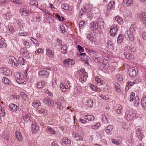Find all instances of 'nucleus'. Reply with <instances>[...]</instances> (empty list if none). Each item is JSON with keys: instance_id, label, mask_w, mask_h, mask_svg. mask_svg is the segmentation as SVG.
<instances>
[{"instance_id": "nucleus-44", "label": "nucleus", "mask_w": 146, "mask_h": 146, "mask_svg": "<svg viewBox=\"0 0 146 146\" xmlns=\"http://www.w3.org/2000/svg\"><path fill=\"white\" fill-rule=\"evenodd\" d=\"M61 7L62 8L64 9L65 10H68L69 9V6L67 4H62L61 5Z\"/></svg>"}, {"instance_id": "nucleus-4", "label": "nucleus", "mask_w": 146, "mask_h": 146, "mask_svg": "<svg viewBox=\"0 0 146 146\" xmlns=\"http://www.w3.org/2000/svg\"><path fill=\"white\" fill-rule=\"evenodd\" d=\"M15 77L17 78L16 81L18 84H23L26 83V82L23 79V76L21 75V74L17 73Z\"/></svg>"}, {"instance_id": "nucleus-38", "label": "nucleus", "mask_w": 146, "mask_h": 146, "mask_svg": "<svg viewBox=\"0 0 146 146\" xmlns=\"http://www.w3.org/2000/svg\"><path fill=\"white\" fill-rule=\"evenodd\" d=\"M45 82L43 81L38 82L37 83V87L38 88H41L44 85Z\"/></svg>"}, {"instance_id": "nucleus-27", "label": "nucleus", "mask_w": 146, "mask_h": 146, "mask_svg": "<svg viewBox=\"0 0 146 146\" xmlns=\"http://www.w3.org/2000/svg\"><path fill=\"white\" fill-rule=\"evenodd\" d=\"M16 137L19 141L22 139V136L21 133L19 131H17L15 133Z\"/></svg>"}, {"instance_id": "nucleus-59", "label": "nucleus", "mask_w": 146, "mask_h": 146, "mask_svg": "<svg viewBox=\"0 0 146 146\" xmlns=\"http://www.w3.org/2000/svg\"><path fill=\"white\" fill-rule=\"evenodd\" d=\"M60 28L62 33H64L65 32V29L62 25L60 26Z\"/></svg>"}, {"instance_id": "nucleus-32", "label": "nucleus", "mask_w": 146, "mask_h": 146, "mask_svg": "<svg viewBox=\"0 0 146 146\" xmlns=\"http://www.w3.org/2000/svg\"><path fill=\"white\" fill-rule=\"evenodd\" d=\"M87 105L89 107L92 108L93 106V101L91 99H88L87 100Z\"/></svg>"}, {"instance_id": "nucleus-47", "label": "nucleus", "mask_w": 146, "mask_h": 146, "mask_svg": "<svg viewBox=\"0 0 146 146\" xmlns=\"http://www.w3.org/2000/svg\"><path fill=\"white\" fill-rule=\"evenodd\" d=\"M116 78L119 81H122L123 78L122 76L119 74H117L116 76Z\"/></svg>"}, {"instance_id": "nucleus-11", "label": "nucleus", "mask_w": 146, "mask_h": 146, "mask_svg": "<svg viewBox=\"0 0 146 146\" xmlns=\"http://www.w3.org/2000/svg\"><path fill=\"white\" fill-rule=\"evenodd\" d=\"M1 70L3 74L6 76H10L12 74V72L8 68H1Z\"/></svg>"}, {"instance_id": "nucleus-5", "label": "nucleus", "mask_w": 146, "mask_h": 146, "mask_svg": "<svg viewBox=\"0 0 146 146\" xmlns=\"http://www.w3.org/2000/svg\"><path fill=\"white\" fill-rule=\"evenodd\" d=\"M60 143L63 146H66L70 145L71 143V141L66 137H64L60 141Z\"/></svg>"}, {"instance_id": "nucleus-60", "label": "nucleus", "mask_w": 146, "mask_h": 146, "mask_svg": "<svg viewBox=\"0 0 146 146\" xmlns=\"http://www.w3.org/2000/svg\"><path fill=\"white\" fill-rule=\"evenodd\" d=\"M102 120L104 122H108V120H107V117L106 115H103L102 117Z\"/></svg>"}, {"instance_id": "nucleus-36", "label": "nucleus", "mask_w": 146, "mask_h": 146, "mask_svg": "<svg viewBox=\"0 0 146 146\" xmlns=\"http://www.w3.org/2000/svg\"><path fill=\"white\" fill-rule=\"evenodd\" d=\"M115 90L117 92H120L121 91L120 86L119 84L117 83H115Z\"/></svg>"}, {"instance_id": "nucleus-34", "label": "nucleus", "mask_w": 146, "mask_h": 146, "mask_svg": "<svg viewBox=\"0 0 146 146\" xmlns=\"http://www.w3.org/2000/svg\"><path fill=\"white\" fill-rule=\"evenodd\" d=\"M124 38L123 36L121 35H119L117 38V42L118 43H120L122 42Z\"/></svg>"}, {"instance_id": "nucleus-14", "label": "nucleus", "mask_w": 146, "mask_h": 146, "mask_svg": "<svg viewBox=\"0 0 146 146\" xmlns=\"http://www.w3.org/2000/svg\"><path fill=\"white\" fill-rule=\"evenodd\" d=\"M98 24L96 21L91 22L90 24V28L92 30H95L98 29Z\"/></svg>"}, {"instance_id": "nucleus-15", "label": "nucleus", "mask_w": 146, "mask_h": 146, "mask_svg": "<svg viewBox=\"0 0 146 146\" xmlns=\"http://www.w3.org/2000/svg\"><path fill=\"white\" fill-rule=\"evenodd\" d=\"M132 113H130V112L127 111L125 113V118L127 120L132 121L133 119V116L131 115Z\"/></svg>"}, {"instance_id": "nucleus-22", "label": "nucleus", "mask_w": 146, "mask_h": 146, "mask_svg": "<svg viewBox=\"0 0 146 146\" xmlns=\"http://www.w3.org/2000/svg\"><path fill=\"white\" fill-rule=\"evenodd\" d=\"M124 55L128 59L132 60L134 59L133 55L132 54L127 52H125L124 53Z\"/></svg>"}, {"instance_id": "nucleus-16", "label": "nucleus", "mask_w": 146, "mask_h": 146, "mask_svg": "<svg viewBox=\"0 0 146 146\" xmlns=\"http://www.w3.org/2000/svg\"><path fill=\"white\" fill-rule=\"evenodd\" d=\"M9 61L13 66L17 67L18 65L17 60L13 56L10 57Z\"/></svg>"}, {"instance_id": "nucleus-64", "label": "nucleus", "mask_w": 146, "mask_h": 146, "mask_svg": "<svg viewBox=\"0 0 146 146\" xmlns=\"http://www.w3.org/2000/svg\"><path fill=\"white\" fill-rule=\"evenodd\" d=\"M9 31L12 33H14L15 31L14 28L13 27L10 26L9 27Z\"/></svg>"}, {"instance_id": "nucleus-2", "label": "nucleus", "mask_w": 146, "mask_h": 146, "mask_svg": "<svg viewBox=\"0 0 146 146\" xmlns=\"http://www.w3.org/2000/svg\"><path fill=\"white\" fill-rule=\"evenodd\" d=\"M135 94L134 92H132L130 95V101H134V105L135 106H137L139 104V97L137 96L135 97Z\"/></svg>"}, {"instance_id": "nucleus-46", "label": "nucleus", "mask_w": 146, "mask_h": 146, "mask_svg": "<svg viewBox=\"0 0 146 146\" xmlns=\"http://www.w3.org/2000/svg\"><path fill=\"white\" fill-rule=\"evenodd\" d=\"M101 58L100 57H96L94 56L93 59L96 62H101Z\"/></svg>"}, {"instance_id": "nucleus-62", "label": "nucleus", "mask_w": 146, "mask_h": 146, "mask_svg": "<svg viewBox=\"0 0 146 146\" xmlns=\"http://www.w3.org/2000/svg\"><path fill=\"white\" fill-rule=\"evenodd\" d=\"M29 54V53L27 51L26 53H25V54H24V55L23 56H24L25 57L27 58H29L30 57V56Z\"/></svg>"}, {"instance_id": "nucleus-10", "label": "nucleus", "mask_w": 146, "mask_h": 146, "mask_svg": "<svg viewBox=\"0 0 146 146\" xmlns=\"http://www.w3.org/2000/svg\"><path fill=\"white\" fill-rule=\"evenodd\" d=\"M43 102L49 106H52L54 105L53 101L49 98H45L43 100Z\"/></svg>"}, {"instance_id": "nucleus-40", "label": "nucleus", "mask_w": 146, "mask_h": 146, "mask_svg": "<svg viewBox=\"0 0 146 146\" xmlns=\"http://www.w3.org/2000/svg\"><path fill=\"white\" fill-rule=\"evenodd\" d=\"M122 107L121 105H119L118 108H117L116 112L117 114H120L122 111Z\"/></svg>"}, {"instance_id": "nucleus-31", "label": "nucleus", "mask_w": 146, "mask_h": 146, "mask_svg": "<svg viewBox=\"0 0 146 146\" xmlns=\"http://www.w3.org/2000/svg\"><path fill=\"white\" fill-rule=\"evenodd\" d=\"M141 104L143 107L146 108V97H143L141 99Z\"/></svg>"}, {"instance_id": "nucleus-19", "label": "nucleus", "mask_w": 146, "mask_h": 146, "mask_svg": "<svg viewBox=\"0 0 146 146\" xmlns=\"http://www.w3.org/2000/svg\"><path fill=\"white\" fill-rule=\"evenodd\" d=\"M21 121L23 123H25L30 119V116L28 114H26L21 118Z\"/></svg>"}, {"instance_id": "nucleus-43", "label": "nucleus", "mask_w": 146, "mask_h": 146, "mask_svg": "<svg viewBox=\"0 0 146 146\" xmlns=\"http://www.w3.org/2000/svg\"><path fill=\"white\" fill-rule=\"evenodd\" d=\"M32 104L33 106L36 107L40 106V103L38 101H35L33 102Z\"/></svg>"}, {"instance_id": "nucleus-23", "label": "nucleus", "mask_w": 146, "mask_h": 146, "mask_svg": "<svg viewBox=\"0 0 146 146\" xmlns=\"http://www.w3.org/2000/svg\"><path fill=\"white\" fill-rule=\"evenodd\" d=\"M87 76V74H84L83 75H80L79 78L80 81L82 82H85L86 80Z\"/></svg>"}, {"instance_id": "nucleus-53", "label": "nucleus", "mask_w": 146, "mask_h": 146, "mask_svg": "<svg viewBox=\"0 0 146 146\" xmlns=\"http://www.w3.org/2000/svg\"><path fill=\"white\" fill-rule=\"evenodd\" d=\"M23 44L26 48H28L29 47V43L27 41H24L23 42Z\"/></svg>"}, {"instance_id": "nucleus-63", "label": "nucleus", "mask_w": 146, "mask_h": 146, "mask_svg": "<svg viewBox=\"0 0 146 146\" xmlns=\"http://www.w3.org/2000/svg\"><path fill=\"white\" fill-rule=\"evenodd\" d=\"M39 113H40L43 114L46 112V110L44 109L41 108L40 110H39Z\"/></svg>"}, {"instance_id": "nucleus-61", "label": "nucleus", "mask_w": 146, "mask_h": 146, "mask_svg": "<svg viewBox=\"0 0 146 146\" xmlns=\"http://www.w3.org/2000/svg\"><path fill=\"white\" fill-rule=\"evenodd\" d=\"M113 7V5H112L111 3H109V4L108 5L107 7V8L108 10H110Z\"/></svg>"}, {"instance_id": "nucleus-58", "label": "nucleus", "mask_w": 146, "mask_h": 146, "mask_svg": "<svg viewBox=\"0 0 146 146\" xmlns=\"http://www.w3.org/2000/svg\"><path fill=\"white\" fill-rule=\"evenodd\" d=\"M44 52L43 50L41 48H38L35 51V53L36 54H38L39 52L41 53H43Z\"/></svg>"}, {"instance_id": "nucleus-1", "label": "nucleus", "mask_w": 146, "mask_h": 146, "mask_svg": "<svg viewBox=\"0 0 146 146\" xmlns=\"http://www.w3.org/2000/svg\"><path fill=\"white\" fill-rule=\"evenodd\" d=\"M136 25L135 23L132 24L130 26L129 30L127 31V38L128 40L131 41L134 39V36L136 30Z\"/></svg>"}, {"instance_id": "nucleus-49", "label": "nucleus", "mask_w": 146, "mask_h": 146, "mask_svg": "<svg viewBox=\"0 0 146 146\" xmlns=\"http://www.w3.org/2000/svg\"><path fill=\"white\" fill-rule=\"evenodd\" d=\"M78 72L80 74V75H83L84 74H86L85 72V69L84 68H82L80 70L78 71Z\"/></svg>"}, {"instance_id": "nucleus-41", "label": "nucleus", "mask_w": 146, "mask_h": 146, "mask_svg": "<svg viewBox=\"0 0 146 146\" xmlns=\"http://www.w3.org/2000/svg\"><path fill=\"white\" fill-rule=\"evenodd\" d=\"M19 63L21 65H24V64L25 61L24 58L22 57H19Z\"/></svg>"}, {"instance_id": "nucleus-24", "label": "nucleus", "mask_w": 146, "mask_h": 146, "mask_svg": "<svg viewBox=\"0 0 146 146\" xmlns=\"http://www.w3.org/2000/svg\"><path fill=\"white\" fill-rule=\"evenodd\" d=\"M64 64H68V66L70 64H73L74 63V60L70 59H66L64 60Z\"/></svg>"}, {"instance_id": "nucleus-55", "label": "nucleus", "mask_w": 146, "mask_h": 146, "mask_svg": "<svg viewBox=\"0 0 146 146\" xmlns=\"http://www.w3.org/2000/svg\"><path fill=\"white\" fill-rule=\"evenodd\" d=\"M56 104H57L58 108H59L60 110L62 109V108L61 107V103L60 102H56Z\"/></svg>"}, {"instance_id": "nucleus-20", "label": "nucleus", "mask_w": 146, "mask_h": 146, "mask_svg": "<svg viewBox=\"0 0 146 146\" xmlns=\"http://www.w3.org/2000/svg\"><path fill=\"white\" fill-rule=\"evenodd\" d=\"M46 54L49 57H53L54 56V51L51 50L49 48L46 49Z\"/></svg>"}, {"instance_id": "nucleus-26", "label": "nucleus", "mask_w": 146, "mask_h": 146, "mask_svg": "<svg viewBox=\"0 0 146 146\" xmlns=\"http://www.w3.org/2000/svg\"><path fill=\"white\" fill-rule=\"evenodd\" d=\"M136 131L137 134L139 135V138L141 140L142 137L144 136V135L142 133L141 130L139 129H137Z\"/></svg>"}, {"instance_id": "nucleus-12", "label": "nucleus", "mask_w": 146, "mask_h": 146, "mask_svg": "<svg viewBox=\"0 0 146 146\" xmlns=\"http://www.w3.org/2000/svg\"><path fill=\"white\" fill-rule=\"evenodd\" d=\"M138 18L141 21L146 23V13L143 12L141 13L139 15Z\"/></svg>"}, {"instance_id": "nucleus-7", "label": "nucleus", "mask_w": 146, "mask_h": 146, "mask_svg": "<svg viewBox=\"0 0 146 146\" xmlns=\"http://www.w3.org/2000/svg\"><path fill=\"white\" fill-rule=\"evenodd\" d=\"M39 127L37 123L35 122L32 123V131L35 134L38 131Z\"/></svg>"}, {"instance_id": "nucleus-52", "label": "nucleus", "mask_w": 146, "mask_h": 146, "mask_svg": "<svg viewBox=\"0 0 146 146\" xmlns=\"http://www.w3.org/2000/svg\"><path fill=\"white\" fill-rule=\"evenodd\" d=\"M90 86L92 90L94 91H96L97 88L95 87L94 85L91 84H90Z\"/></svg>"}, {"instance_id": "nucleus-37", "label": "nucleus", "mask_w": 146, "mask_h": 146, "mask_svg": "<svg viewBox=\"0 0 146 146\" xmlns=\"http://www.w3.org/2000/svg\"><path fill=\"white\" fill-rule=\"evenodd\" d=\"M4 83L6 84H8L9 85H11V82L7 78L4 77L3 78Z\"/></svg>"}, {"instance_id": "nucleus-8", "label": "nucleus", "mask_w": 146, "mask_h": 146, "mask_svg": "<svg viewBox=\"0 0 146 146\" xmlns=\"http://www.w3.org/2000/svg\"><path fill=\"white\" fill-rule=\"evenodd\" d=\"M123 15L126 19H129L132 16V13L130 10L125 9L123 12Z\"/></svg>"}, {"instance_id": "nucleus-39", "label": "nucleus", "mask_w": 146, "mask_h": 146, "mask_svg": "<svg viewBox=\"0 0 146 146\" xmlns=\"http://www.w3.org/2000/svg\"><path fill=\"white\" fill-rule=\"evenodd\" d=\"M30 3L32 5L35 6L37 7H38V2L35 0H31Z\"/></svg>"}, {"instance_id": "nucleus-21", "label": "nucleus", "mask_w": 146, "mask_h": 146, "mask_svg": "<svg viewBox=\"0 0 146 146\" xmlns=\"http://www.w3.org/2000/svg\"><path fill=\"white\" fill-rule=\"evenodd\" d=\"M9 106L11 111L13 112H15L17 110L18 107L17 106L13 104H10L9 105Z\"/></svg>"}, {"instance_id": "nucleus-17", "label": "nucleus", "mask_w": 146, "mask_h": 146, "mask_svg": "<svg viewBox=\"0 0 146 146\" xmlns=\"http://www.w3.org/2000/svg\"><path fill=\"white\" fill-rule=\"evenodd\" d=\"M72 135L74 136V137L76 138V140L78 141L80 140L83 141V138L81 136V134L78 133L73 132L72 133Z\"/></svg>"}, {"instance_id": "nucleus-29", "label": "nucleus", "mask_w": 146, "mask_h": 146, "mask_svg": "<svg viewBox=\"0 0 146 146\" xmlns=\"http://www.w3.org/2000/svg\"><path fill=\"white\" fill-rule=\"evenodd\" d=\"M67 50V46L65 44L63 45L61 48V52L63 54H66Z\"/></svg>"}, {"instance_id": "nucleus-54", "label": "nucleus", "mask_w": 146, "mask_h": 146, "mask_svg": "<svg viewBox=\"0 0 146 146\" xmlns=\"http://www.w3.org/2000/svg\"><path fill=\"white\" fill-rule=\"evenodd\" d=\"M77 47L78 48V50L80 52H82L84 50V49L82 47L78 45L77 46Z\"/></svg>"}, {"instance_id": "nucleus-3", "label": "nucleus", "mask_w": 146, "mask_h": 146, "mask_svg": "<svg viewBox=\"0 0 146 146\" xmlns=\"http://www.w3.org/2000/svg\"><path fill=\"white\" fill-rule=\"evenodd\" d=\"M118 28L116 25L113 24L111 26V29L110 31V34L111 36H115L117 34L118 31Z\"/></svg>"}, {"instance_id": "nucleus-50", "label": "nucleus", "mask_w": 146, "mask_h": 146, "mask_svg": "<svg viewBox=\"0 0 146 146\" xmlns=\"http://www.w3.org/2000/svg\"><path fill=\"white\" fill-rule=\"evenodd\" d=\"M84 7L82 8L81 10H80L79 15H78V17H79L81 18L82 16L83 15H84V13L83 11H84Z\"/></svg>"}, {"instance_id": "nucleus-9", "label": "nucleus", "mask_w": 146, "mask_h": 146, "mask_svg": "<svg viewBox=\"0 0 146 146\" xmlns=\"http://www.w3.org/2000/svg\"><path fill=\"white\" fill-rule=\"evenodd\" d=\"M65 85H64L63 84L60 83V87L61 90L63 92H64L66 90L69 89L70 87V85L68 82L65 83Z\"/></svg>"}, {"instance_id": "nucleus-35", "label": "nucleus", "mask_w": 146, "mask_h": 146, "mask_svg": "<svg viewBox=\"0 0 146 146\" xmlns=\"http://www.w3.org/2000/svg\"><path fill=\"white\" fill-rule=\"evenodd\" d=\"M115 19L120 24H122L123 23V21L122 18L119 16H116L115 18Z\"/></svg>"}, {"instance_id": "nucleus-25", "label": "nucleus", "mask_w": 146, "mask_h": 146, "mask_svg": "<svg viewBox=\"0 0 146 146\" xmlns=\"http://www.w3.org/2000/svg\"><path fill=\"white\" fill-rule=\"evenodd\" d=\"M38 74L39 76H44L47 77L49 75V73L46 70H42L39 71Z\"/></svg>"}, {"instance_id": "nucleus-33", "label": "nucleus", "mask_w": 146, "mask_h": 146, "mask_svg": "<svg viewBox=\"0 0 146 146\" xmlns=\"http://www.w3.org/2000/svg\"><path fill=\"white\" fill-rule=\"evenodd\" d=\"M46 130L52 134H54L56 133L55 130L50 126H48L47 127Z\"/></svg>"}, {"instance_id": "nucleus-42", "label": "nucleus", "mask_w": 146, "mask_h": 146, "mask_svg": "<svg viewBox=\"0 0 146 146\" xmlns=\"http://www.w3.org/2000/svg\"><path fill=\"white\" fill-rule=\"evenodd\" d=\"M27 51L26 49L24 48H21L20 50V53L23 56H24L25 53H26Z\"/></svg>"}, {"instance_id": "nucleus-45", "label": "nucleus", "mask_w": 146, "mask_h": 146, "mask_svg": "<svg viewBox=\"0 0 146 146\" xmlns=\"http://www.w3.org/2000/svg\"><path fill=\"white\" fill-rule=\"evenodd\" d=\"M6 46V44L0 39V48L5 47Z\"/></svg>"}, {"instance_id": "nucleus-28", "label": "nucleus", "mask_w": 146, "mask_h": 146, "mask_svg": "<svg viewBox=\"0 0 146 146\" xmlns=\"http://www.w3.org/2000/svg\"><path fill=\"white\" fill-rule=\"evenodd\" d=\"M113 127L112 125H109L107 127L106 131L108 133H110L112 131Z\"/></svg>"}, {"instance_id": "nucleus-48", "label": "nucleus", "mask_w": 146, "mask_h": 146, "mask_svg": "<svg viewBox=\"0 0 146 146\" xmlns=\"http://www.w3.org/2000/svg\"><path fill=\"white\" fill-rule=\"evenodd\" d=\"M21 95L22 98L24 100H28V98L27 97V95L26 94L22 92L21 93Z\"/></svg>"}, {"instance_id": "nucleus-18", "label": "nucleus", "mask_w": 146, "mask_h": 146, "mask_svg": "<svg viewBox=\"0 0 146 146\" xmlns=\"http://www.w3.org/2000/svg\"><path fill=\"white\" fill-rule=\"evenodd\" d=\"M128 71L129 75L130 76L133 77L136 76V70L134 67L129 68Z\"/></svg>"}, {"instance_id": "nucleus-51", "label": "nucleus", "mask_w": 146, "mask_h": 146, "mask_svg": "<svg viewBox=\"0 0 146 146\" xmlns=\"http://www.w3.org/2000/svg\"><path fill=\"white\" fill-rule=\"evenodd\" d=\"M27 35V33L25 32L19 33L18 34L19 36H24Z\"/></svg>"}, {"instance_id": "nucleus-30", "label": "nucleus", "mask_w": 146, "mask_h": 146, "mask_svg": "<svg viewBox=\"0 0 146 146\" xmlns=\"http://www.w3.org/2000/svg\"><path fill=\"white\" fill-rule=\"evenodd\" d=\"M84 118L85 119L91 121H93L95 119L94 117L92 115H85L84 117Z\"/></svg>"}, {"instance_id": "nucleus-57", "label": "nucleus", "mask_w": 146, "mask_h": 146, "mask_svg": "<svg viewBox=\"0 0 146 146\" xmlns=\"http://www.w3.org/2000/svg\"><path fill=\"white\" fill-rule=\"evenodd\" d=\"M100 125V124L98 123H96V124L92 126V128L94 129H96L98 128V127Z\"/></svg>"}, {"instance_id": "nucleus-6", "label": "nucleus", "mask_w": 146, "mask_h": 146, "mask_svg": "<svg viewBox=\"0 0 146 146\" xmlns=\"http://www.w3.org/2000/svg\"><path fill=\"white\" fill-rule=\"evenodd\" d=\"M97 35V34L95 33L91 32L88 35L87 38L92 42H94L96 39V35Z\"/></svg>"}, {"instance_id": "nucleus-13", "label": "nucleus", "mask_w": 146, "mask_h": 146, "mask_svg": "<svg viewBox=\"0 0 146 146\" xmlns=\"http://www.w3.org/2000/svg\"><path fill=\"white\" fill-rule=\"evenodd\" d=\"M122 4L123 6L126 7L131 6L133 4V1L132 0H123Z\"/></svg>"}, {"instance_id": "nucleus-56", "label": "nucleus", "mask_w": 146, "mask_h": 146, "mask_svg": "<svg viewBox=\"0 0 146 146\" xmlns=\"http://www.w3.org/2000/svg\"><path fill=\"white\" fill-rule=\"evenodd\" d=\"M111 141L112 143L118 145L119 144V142L115 139H112L111 140Z\"/></svg>"}]
</instances>
